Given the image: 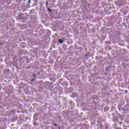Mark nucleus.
<instances>
[{"instance_id": "f257e3e1", "label": "nucleus", "mask_w": 129, "mask_h": 129, "mask_svg": "<svg viewBox=\"0 0 129 129\" xmlns=\"http://www.w3.org/2000/svg\"><path fill=\"white\" fill-rule=\"evenodd\" d=\"M59 42L61 44H62V43H63V41L62 40H61L60 39H59L58 40Z\"/></svg>"}, {"instance_id": "7ed1b4c3", "label": "nucleus", "mask_w": 129, "mask_h": 129, "mask_svg": "<svg viewBox=\"0 0 129 129\" xmlns=\"http://www.w3.org/2000/svg\"><path fill=\"white\" fill-rule=\"evenodd\" d=\"M54 125H55V126H56V125H57V124H54Z\"/></svg>"}, {"instance_id": "f03ea898", "label": "nucleus", "mask_w": 129, "mask_h": 129, "mask_svg": "<svg viewBox=\"0 0 129 129\" xmlns=\"http://www.w3.org/2000/svg\"><path fill=\"white\" fill-rule=\"evenodd\" d=\"M49 12H52V10L49 9Z\"/></svg>"}, {"instance_id": "20e7f679", "label": "nucleus", "mask_w": 129, "mask_h": 129, "mask_svg": "<svg viewBox=\"0 0 129 129\" xmlns=\"http://www.w3.org/2000/svg\"><path fill=\"white\" fill-rule=\"evenodd\" d=\"M85 57H87V55H85Z\"/></svg>"}, {"instance_id": "39448f33", "label": "nucleus", "mask_w": 129, "mask_h": 129, "mask_svg": "<svg viewBox=\"0 0 129 129\" xmlns=\"http://www.w3.org/2000/svg\"><path fill=\"white\" fill-rule=\"evenodd\" d=\"M28 3H30V1H28Z\"/></svg>"}, {"instance_id": "423d86ee", "label": "nucleus", "mask_w": 129, "mask_h": 129, "mask_svg": "<svg viewBox=\"0 0 129 129\" xmlns=\"http://www.w3.org/2000/svg\"><path fill=\"white\" fill-rule=\"evenodd\" d=\"M34 125L36 124V123H34Z\"/></svg>"}]
</instances>
